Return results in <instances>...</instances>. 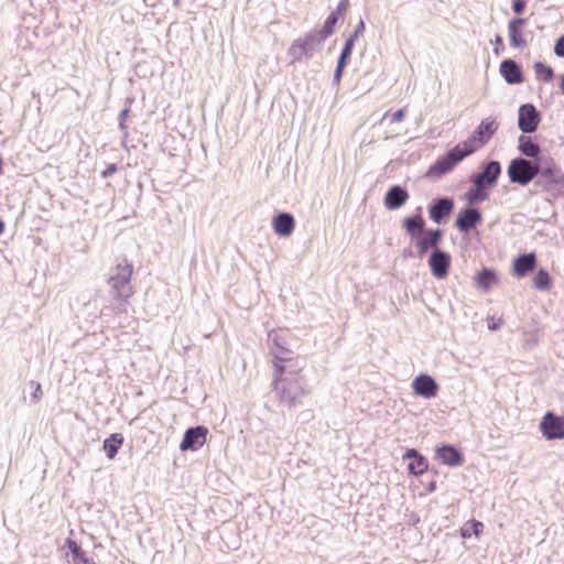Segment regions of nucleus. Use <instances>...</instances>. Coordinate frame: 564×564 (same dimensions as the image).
Listing matches in <instances>:
<instances>
[{
    "instance_id": "obj_8",
    "label": "nucleus",
    "mask_w": 564,
    "mask_h": 564,
    "mask_svg": "<svg viewBox=\"0 0 564 564\" xmlns=\"http://www.w3.org/2000/svg\"><path fill=\"white\" fill-rule=\"evenodd\" d=\"M501 174V165L498 161H489L482 165L480 173L473 177L474 186L478 188L492 187Z\"/></svg>"
},
{
    "instance_id": "obj_6",
    "label": "nucleus",
    "mask_w": 564,
    "mask_h": 564,
    "mask_svg": "<svg viewBox=\"0 0 564 564\" xmlns=\"http://www.w3.org/2000/svg\"><path fill=\"white\" fill-rule=\"evenodd\" d=\"M498 127L499 124L495 119L486 118L479 123L471 135L460 143L466 150H469V154H473L489 141L498 130Z\"/></svg>"
},
{
    "instance_id": "obj_24",
    "label": "nucleus",
    "mask_w": 564,
    "mask_h": 564,
    "mask_svg": "<svg viewBox=\"0 0 564 564\" xmlns=\"http://www.w3.org/2000/svg\"><path fill=\"white\" fill-rule=\"evenodd\" d=\"M403 457L411 459L408 465L409 471L411 474L421 475L427 469V460L422 455H420L416 449H408Z\"/></svg>"
},
{
    "instance_id": "obj_36",
    "label": "nucleus",
    "mask_w": 564,
    "mask_h": 564,
    "mask_svg": "<svg viewBox=\"0 0 564 564\" xmlns=\"http://www.w3.org/2000/svg\"><path fill=\"white\" fill-rule=\"evenodd\" d=\"M30 388L33 390L31 393V403H37L42 398V387L36 381H30Z\"/></svg>"
},
{
    "instance_id": "obj_49",
    "label": "nucleus",
    "mask_w": 564,
    "mask_h": 564,
    "mask_svg": "<svg viewBox=\"0 0 564 564\" xmlns=\"http://www.w3.org/2000/svg\"><path fill=\"white\" fill-rule=\"evenodd\" d=\"M405 254L412 257V252L411 251L406 252Z\"/></svg>"
},
{
    "instance_id": "obj_38",
    "label": "nucleus",
    "mask_w": 564,
    "mask_h": 564,
    "mask_svg": "<svg viewBox=\"0 0 564 564\" xmlns=\"http://www.w3.org/2000/svg\"><path fill=\"white\" fill-rule=\"evenodd\" d=\"M554 53L560 57H564V35L556 41Z\"/></svg>"
},
{
    "instance_id": "obj_20",
    "label": "nucleus",
    "mask_w": 564,
    "mask_h": 564,
    "mask_svg": "<svg viewBox=\"0 0 564 564\" xmlns=\"http://www.w3.org/2000/svg\"><path fill=\"white\" fill-rule=\"evenodd\" d=\"M409 199V193L400 185L391 186L384 196V206L390 210L400 208Z\"/></svg>"
},
{
    "instance_id": "obj_15",
    "label": "nucleus",
    "mask_w": 564,
    "mask_h": 564,
    "mask_svg": "<svg viewBox=\"0 0 564 564\" xmlns=\"http://www.w3.org/2000/svg\"><path fill=\"white\" fill-rule=\"evenodd\" d=\"M443 237V231L441 229H429L424 232V237H420L415 240V247L417 249V257L423 258L424 254L430 249H438L437 246L440 245Z\"/></svg>"
},
{
    "instance_id": "obj_10",
    "label": "nucleus",
    "mask_w": 564,
    "mask_h": 564,
    "mask_svg": "<svg viewBox=\"0 0 564 564\" xmlns=\"http://www.w3.org/2000/svg\"><path fill=\"white\" fill-rule=\"evenodd\" d=\"M207 433L208 430L203 425L187 429L180 444V449L183 452L199 449L206 442Z\"/></svg>"
},
{
    "instance_id": "obj_40",
    "label": "nucleus",
    "mask_w": 564,
    "mask_h": 564,
    "mask_svg": "<svg viewBox=\"0 0 564 564\" xmlns=\"http://www.w3.org/2000/svg\"><path fill=\"white\" fill-rule=\"evenodd\" d=\"M512 9L516 13L521 14L525 9V3L522 0H516L512 4Z\"/></svg>"
},
{
    "instance_id": "obj_21",
    "label": "nucleus",
    "mask_w": 564,
    "mask_h": 564,
    "mask_svg": "<svg viewBox=\"0 0 564 564\" xmlns=\"http://www.w3.org/2000/svg\"><path fill=\"white\" fill-rule=\"evenodd\" d=\"M295 227L294 217L290 213H279L272 219L273 231L280 237L290 236Z\"/></svg>"
},
{
    "instance_id": "obj_26",
    "label": "nucleus",
    "mask_w": 564,
    "mask_h": 564,
    "mask_svg": "<svg viewBox=\"0 0 564 564\" xmlns=\"http://www.w3.org/2000/svg\"><path fill=\"white\" fill-rule=\"evenodd\" d=\"M123 443V436L120 433H113L104 441V449L107 457L113 459Z\"/></svg>"
},
{
    "instance_id": "obj_31",
    "label": "nucleus",
    "mask_w": 564,
    "mask_h": 564,
    "mask_svg": "<svg viewBox=\"0 0 564 564\" xmlns=\"http://www.w3.org/2000/svg\"><path fill=\"white\" fill-rule=\"evenodd\" d=\"M533 68L538 78H541L544 82H551L553 79L554 72L552 67L543 64L542 62H535Z\"/></svg>"
},
{
    "instance_id": "obj_3",
    "label": "nucleus",
    "mask_w": 564,
    "mask_h": 564,
    "mask_svg": "<svg viewBox=\"0 0 564 564\" xmlns=\"http://www.w3.org/2000/svg\"><path fill=\"white\" fill-rule=\"evenodd\" d=\"M539 171L535 160L531 161L522 156L511 160L507 169L510 182L522 186L531 183L539 175Z\"/></svg>"
},
{
    "instance_id": "obj_37",
    "label": "nucleus",
    "mask_w": 564,
    "mask_h": 564,
    "mask_svg": "<svg viewBox=\"0 0 564 564\" xmlns=\"http://www.w3.org/2000/svg\"><path fill=\"white\" fill-rule=\"evenodd\" d=\"M345 66H346V63H341V62L337 61V66H336V69L334 73V79H333L336 85H338L340 82L341 74H343Z\"/></svg>"
},
{
    "instance_id": "obj_35",
    "label": "nucleus",
    "mask_w": 564,
    "mask_h": 564,
    "mask_svg": "<svg viewBox=\"0 0 564 564\" xmlns=\"http://www.w3.org/2000/svg\"><path fill=\"white\" fill-rule=\"evenodd\" d=\"M131 100H128L127 101V106L120 111V115H119V128L121 129V131H123V133L127 135L128 134V127L126 124V119L128 117V113L130 111V105H131Z\"/></svg>"
},
{
    "instance_id": "obj_45",
    "label": "nucleus",
    "mask_w": 564,
    "mask_h": 564,
    "mask_svg": "<svg viewBox=\"0 0 564 564\" xmlns=\"http://www.w3.org/2000/svg\"><path fill=\"white\" fill-rule=\"evenodd\" d=\"M462 535L464 538H469L471 535V532L469 531V529L467 527H465L462 529Z\"/></svg>"
},
{
    "instance_id": "obj_29",
    "label": "nucleus",
    "mask_w": 564,
    "mask_h": 564,
    "mask_svg": "<svg viewBox=\"0 0 564 564\" xmlns=\"http://www.w3.org/2000/svg\"><path fill=\"white\" fill-rule=\"evenodd\" d=\"M497 282V275L494 270L484 268L476 276L477 285L488 291Z\"/></svg>"
},
{
    "instance_id": "obj_16",
    "label": "nucleus",
    "mask_w": 564,
    "mask_h": 564,
    "mask_svg": "<svg viewBox=\"0 0 564 564\" xmlns=\"http://www.w3.org/2000/svg\"><path fill=\"white\" fill-rule=\"evenodd\" d=\"M414 392L423 398L431 399L436 395L438 386L429 375H420L412 381Z\"/></svg>"
},
{
    "instance_id": "obj_5",
    "label": "nucleus",
    "mask_w": 564,
    "mask_h": 564,
    "mask_svg": "<svg viewBox=\"0 0 564 564\" xmlns=\"http://www.w3.org/2000/svg\"><path fill=\"white\" fill-rule=\"evenodd\" d=\"M322 43L323 41L314 31L307 33L303 39L295 40L289 48L291 63L300 62L303 58H311Z\"/></svg>"
},
{
    "instance_id": "obj_23",
    "label": "nucleus",
    "mask_w": 564,
    "mask_h": 564,
    "mask_svg": "<svg viewBox=\"0 0 564 564\" xmlns=\"http://www.w3.org/2000/svg\"><path fill=\"white\" fill-rule=\"evenodd\" d=\"M536 258L533 252L519 256L513 261V271L517 276H524L534 269Z\"/></svg>"
},
{
    "instance_id": "obj_48",
    "label": "nucleus",
    "mask_w": 564,
    "mask_h": 564,
    "mask_svg": "<svg viewBox=\"0 0 564 564\" xmlns=\"http://www.w3.org/2000/svg\"><path fill=\"white\" fill-rule=\"evenodd\" d=\"M496 43H499V44L502 43V40L499 35L496 37Z\"/></svg>"
},
{
    "instance_id": "obj_22",
    "label": "nucleus",
    "mask_w": 564,
    "mask_h": 564,
    "mask_svg": "<svg viewBox=\"0 0 564 564\" xmlns=\"http://www.w3.org/2000/svg\"><path fill=\"white\" fill-rule=\"evenodd\" d=\"M421 208H417V212H420ZM402 226L406 234L413 238L419 239L422 234H424L426 230L425 228V221L422 218L421 214L417 213L416 215H413L411 217H406L403 219Z\"/></svg>"
},
{
    "instance_id": "obj_13",
    "label": "nucleus",
    "mask_w": 564,
    "mask_h": 564,
    "mask_svg": "<svg viewBox=\"0 0 564 564\" xmlns=\"http://www.w3.org/2000/svg\"><path fill=\"white\" fill-rule=\"evenodd\" d=\"M269 340L272 343L271 351L276 359L275 364L292 361V351L286 347V340L279 332L269 333Z\"/></svg>"
},
{
    "instance_id": "obj_2",
    "label": "nucleus",
    "mask_w": 564,
    "mask_h": 564,
    "mask_svg": "<svg viewBox=\"0 0 564 564\" xmlns=\"http://www.w3.org/2000/svg\"><path fill=\"white\" fill-rule=\"evenodd\" d=\"M274 366V390L282 402L289 406H295L306 394L303 379L297 371L291 369V366L283 364Z\"/></svg>"
},
{
    "instance_id": "obj_32",
    "label": "nucleus",
    "mask_w": 564,
    "mask_h": 564,
    "mask_svg": "<svg viewBox=\"0 0 564 564\" xmlns=\"http://www.w3.org/2000/svg\"><path fill=\"white\" fill-rule=\"evenodd\" d=\"M533 285L538 290H547L551 286V279L546 270L540 269L533 279Z\"/></svg>"
},
{
    "instance_id": "obj_19",
    "label": "nucleus",
    "mask_w": 564,
    "mask_h": 564,
    "mask_svg": "<svg viewBox=\"0 0 564 564\" xmlns=\"http://www.w3.org/2000/svg\"><path fill=\"white\" fill-rule=\"evenodd\" d=\"M500 74L510 85L521 84L523 82L521 67L513 59L508 58L501 62Z\"/></svg>"
},
{
    "instance_id": "obj_30",
    "label": "nucleus",
    "mask_w": 564,
    "mask_h": 564,
    "mask_svg": "<svg viewBox=\"0 0 564 564\" xmlns=\"http://www.w3.org/2000/svg\"><path fill=\"white\" fill-rule=\"evenodd\" d=\"M337 21V12H332L324 22L323 28L314 32L317 33L318 37L324 42L329 35L334 33Z\"/></svg>"
},
{
    "instance_id": "obj_11",
    "label": "nucleus",
    "mask_w": 564,
    "mask_h": 564,
    "mask_svg": "<svg viewBox=\"0 0 564 564\" xmlns=\"http://www.w3.org/2000/svg\"><path fill=\"white\" fill-rule=\"evenodd\" d=\"M535 164L540 167L539 175L546 178V182L543 185L544 188H547L551 184L561 183L563 175L553 159L536 158Z\"/></svg>"
},
{
    "instance_id": "obj_28",
    "label": "nucleus",
    "mask_w": 564,
    "mask_h": 564,
    "mask_svg": "<svg viewBox=\"0 0 564 564\" xmlns=\"http://www.w3.org/2000/svg\"><path fill=\"white\" fill-rule=\"evenodd\" d=\"M519 150L520 152L536 160V158H540V147L539 144L531 141L530 138L521 135L519 138Z\"/></svg>"
},
{
    "instance_id": "obj_1",
    "label": "nucleus",
    "mask_w": 564,
    "mask_h": 564,
    "mask_svg": "<svg viewBox=\"0 0 564 564\" xmlns=\"http://www.w3.org/2000/svg\"><path fill=\"white\" fill-rule=\"evenodd\" d=\"M133 265L127 259L118 261L111 269L108 285L111 296V310L115 314H126L128 312L129 300L134 291L131 285Z\"/></svg>"
},
{
    "instance_id": "obj_7",
    "label": "nucleus",
    "mask_w": 564,
    "mask_h": 564,
    "mask_svg": "<svg viewBox=\"0 0 564 564\" xmlns=\"http://www.w3.org/2000/svg\"><path fill=\"white\" fill-rule=\"evenodd\" d=\"M540 431L550 441L564 438V417L547 412L540 422Z\"/></svg>"
},
{
    "instance_id": "obj_41",
    "label": "nucleus",
    "mask_w": 564,
    "mask_h": 564,
    "mask_svg": "<svg viewBox=\"0 0 564 564\" xmlns=\"http://www.w3.org/2000/svg\"><path fill=\"white\" fill-rule=\"evenodd\" d=\"M116 171H117V165H116V164H110L106 170H104V171H102L101 176H102L104 178L109 177V176H110V175H112Z\"/></svg>"
},
{
    "instance_id": "obj_42",
    "label": "nucleus",
    "mask_w": 564,
    "mask_h": 564,
    "mask_svg": "<svg viewBox=\"0 0 564 564\" xmlns=\"http://www.w3.org/2000/svg\"><path fill=\"white\" fill-rule=\"evenodd\" d=\"M348 8V0H340V2L337 6V9L335 12H337V17L341 14V12L346 11Z\"/></svg>"
},
{
    "instance_id": "obj_27",
    "label": "nucleus",
    "mask_w": 564,
    "mask_h": 564,
    "mask_svg": "<svg viewBox=\"0 0 564 564\" xmlns=\"http://www.w3.org/2000/svg\"><path fill=\"white\" fill-rule=\"evenodd\" d=\"M66 545L72 554L73 564H95L75 541L67 539Z\"/></svg>"
},
{
    "instance_id": "obj_33",
    "label": "nucleus",
    "mask_w": 564,
    "mask_h": 564,
    "mask_svg": "<svg viewBox=\"0 0 564 564\" xmlns=\"http://www.w3.org/2000/svg\"><path fill=\"white\" fill-rule=\"evenodd\" d=\"M356 41V35H349V37L345 41L341 53L338 57V61L341 63H347V59L350 57L354 45Z\"/></svg>"
},
{
    "instance_id": "obj_17",
    "label": "nucleus",
    "mask_w": 564,
    "mask_h": 564,
    "mask_svg": "<svg viewBox=\"0 0 564 564\" xmlns=\"http://www.w3.org/2000/svg\"><path fill=\"white\" fill-rule=\"evenodd\" d=\"M454 208V202L452 198L442 197L433 202L429 208L431 219L441 224L446 217H448Z\"/></svg>"
},
{
    "instance_id": "obj_4",
    "label": "nucleus",
    "mask_w": 564,
    "mask_h": 564,
    "mask_svg": "<svg viewBox=\"0 0 564 564\" xmlns=\"http://www.w3.org/2000/svg\"><path fill=\"white\" fill-rule=\"evenodd\" d=\"M470 155L469 150H466L462 143H458L451 149L446 154L438 158L427 171V175L432 177H440L452 171L459 162L466 156Z\"/></svg>"
},
{
    "instance_id": "obj_14",
    "label": "nucleus",
    "mask_w": 564,
    "mask_h": 564,
    "mask_svg": "<svg viewBox=\"0 0 564 564\" xmlns=\"http://www.w3.org/2000/svg\"><path fill=\"white\" fill-rule=\"evenodd\" d=\"M481 221V214L477 208L462 209L455 220V226L462 232H469Z\"/></svg>"
},
{
    "instance_id": "obj_12",
    "label": "nucleus",
    "mask_w": 564,
    "mask_h": 564,
    "mask_svg": "<svg viewBox=\"0 0 564 564\" xmlns=\"http://www.w3.org/2000/svg\"><path fill=\"white\" fill-rule=\"evenodd\" d=\"M429 267L433 276L436 279H444L448 275L451 256L441 249H435L430 256Z\"/></svg>"
},
{
    "instance_id": "obj_47",
    "label": "nucleus",
    "mask_w": 564,
    "mask_h": 564,
    "mask_svg": "<svg viewBox=\"0 0 564 564\" xmlns=\"http://www.w3.org/2000/svg\"><path fill=\"white\" fill-rule=\"evenodd\" d=\"M560 89H561V91L564 94V75H563V76H562V78H561Z\"/></svg>"
},
{
    "instance_id": "obj_34",
    "label": "nucleus",
    "mask_w": 564,
    "mask_h": 564,
    "mask_svg": "<svg viewBox=\"0 0 564 564\" xmlns=\"http://www.w3.org/2000/svg\"><path fill=\"white\" fill-rule=\"evenodd\" d=\"M485 189L486 188H478L476 186L474 188H470L466 194L467 200L470 204L485 200L487 198V194L484 192Z\"/></svg>"
},
{
    "instance_id": "obj_46",
    "label": "nucleus",
    "mask_w": 564,
    "mask_h": 564,
    "mask_svg": "<svg viewBox=\"0 0 564 564\" xmlns=\"http://www.w3.org/2000/svg\"><path fill=\"white\" fill-rule=\"evenodd\" d=\"M498 327H499V324H498V323H492V324H489V325H488V328H489L490 330H495V329H497Z\"/></svg>"
},
{
    "instance_id": "obj_9",
    "label": "nucleus",
    "mask_w": 564,
    "mask_h": 564,
    "mask_svg": "<svg viewBox=\"0 0 564 564\" xmlns=\"http://www.w3.org/2000/svg\"><path fill=\"white\" fill-rule=\"evenodd\" d=\"M541 117L534 105L524 104L519 108L518 126L523 133H532L538 129Z\"/></svg>"
},
{
    "instance_id": "obj_39",
    "label": "nucleus",
    "mask_w": 564,
    "mask_h": 564,
    "mask_svg": "<svg viewBox=\"0 0 564 564\" xmlns=\"http://www.w3.org/2000/svg\"><path fill=\"white\" fill-rule=\"evenodd\" d=\"M404 115H405L404 109H399V110L394 111L393 113L390 115V122L394 123V122L402 121L404 118Z\"/></svg>"
},
{
    "instance_id": "obj_43",
    "label": "nucleus",
    "mask_w": 564,
    "mask_h": 564,
    "mask_svg": "<svg viewBox=\"0 0 564 564\" xmlns=\"http://www.w3.org/2000/svg\"><path fill=\"white\" fill-rule=\"evenodd\" d=\"M482 523L479 522V521H471V528H474V534L475 535H479V533L481 532L482 530Z\"/></svg>"
},
{
    "instance_id": "obj_25",
    "label": "nucleus",
    "mask_w": 564,
    "mask_h": 564,
    "mask_svg": "<svg viewBox=\"0 0 564 564\" xmlns=\"http://www.w3.org/2000/svg\"><path fill=\"white\" fill-rule=\"evenodd\" d=\"M437 457L443 464L458 466L463 462L462 454L452 445H444L437 449Z\"/></svg>"
},
{
    "instance_id": "obj_44",
    "label": "nucleus",
    "mask_w": 564,
    "mask_h": 564,
    "mask_svg": "<svg viewBox=\"0 0 564 564\" xmlns=\"http://www.w3.org/2000/svg\"><path fill=\"white\" fill-rule=\"evenodd\" d=\"M365 30V23L362 20L359 21L358 25L356 26V30L354 31V33L351 35H356V37L362 33Z\"/></svg>"
},
{
    "instance_id": "obj_18",
    "label": "nucleus",
    "mask_w": 564,
    "mask_h": 564,
    "mask_svg": "<svg viewBox=\"0 0 564 564\" xmlns=\"http://www.w3.org/2000/svg\"><path fill=\"white\" fill-rule=\"evenodd\" d=\"M527 21L522 18H514L509 21L508 33L510 45L514 48H523L527 46V40L523 36L522 29Z\"/></svg>"
}]
</instances>
